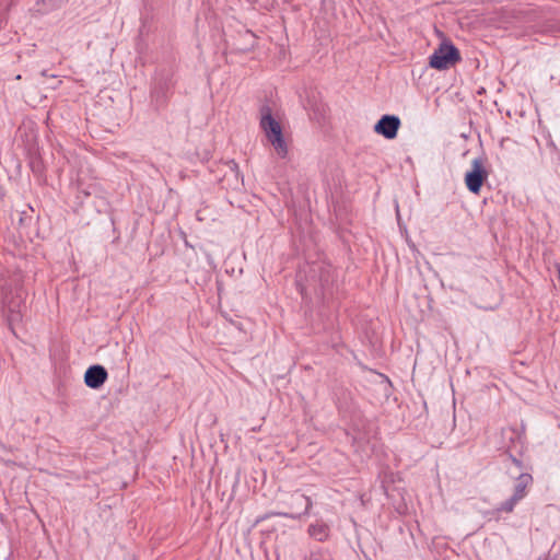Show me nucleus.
I'll return each mask as SVG.
<instances>
[{
  "label": "nucleus",
  "mask_w": 560,
  "mask_h": 560,
  "mask_svg": "<svg viewBox=\"0 0 560 560\" xmlns=\"http://www.w3.org/2000/svg\"><path fill=\"white\" fill-rule=\"evenodd\" d=\"M226 165L230 168V171L234 173L235 178L237 179L240 177V168H238L237 163L235 161L231 160L226 163Z\"/></svg>",
  "instance_id": "9b49d317"
},
{
  "label": "nucleus",
  "mask_w": 560,
  "mask_h": 560,
  "mask_svg": "<svg viewBox=\"0 0 560 560\" xmlns=\"http://www.w3.org/2000/svg\"><path fill=\"white\" fill-rule=\"evenodd\" d=\"M400 118L396 115H383L374 125V131L383 136L385 139L392 140L397 137L400 128Z\"/></svg>",
  "instance_id": "423d86ee"
},
{
  "label": "nucleus",
  "mask_w": 560,
  "mask_h": 560,
  "mask_svg": "<svg viewBox=\"0 0 560 560\" xmlns=\"http://www.w3.org/2000/svg\"><path fill=\"white\" fill-rule=\"evenodd\" d=\"M305 108L312 110L314 117L318 120L325 117L326 105L320 100H318V94L314 91H311L307 94Z\"/></svg>",
  "instance_id": "9d476101"
},
{
  "label": "nucleus",
  "mask_w": 560,
  "mask_h": 560,
  "mask_svg": "<svg viewBox=\"0 0 560 560\" xmlns=\"http://www.w3.org/2000/svg\"><path fill=\"white\" fill-rule=\"evenodd\" d=\"M310 533H311V535H312V536H315V537H317V538H318V536H317V534H316V527H315V526H311V527H310Z\"/></svg>",
  "instance_id": "2eb2a0df"
},
{
  "label": "nucleus",
  "mask_w": 560,
  "mask_h": 560,
  "mask_svg": "<svg viewBox=\"0 0 560 560\" xmlns=\"http://www.w3.org/2000/svg\"><path fill=\"white\" fill-rule=\"evenodd\" d=\"M260 127L278 155L284 159L288 154V145L283 137L281 125L272 116L271 108L268 105H264L260 108Z\"/></svg>",
  "instance_id": "f257e3e1"
},
{
  "label": "nucleus",
  "mask_w": 560,
  "mask_h": 560,
  "mask_svg": "<svg viewBox=\"0 0 560 560\" xmlns=\"http://www.w3.org/2000/svg\"><path fill=\"white\" fill-rule=\"evenodd\" d=\"M107 377V370L103 365L94 364L85 371L84 383L92 389H98L106 382Z\"/></svg>",
  "instance_id": "6e6552de"
},
{
  "label": "nucleus",
  "mask_w": 560,
  "mask_h": 560,
  "mask_svg": "<svg viewBox=\"0 0 560 560\" xmlns=\"http://www.w3.org/2000/svg\"><path fill=\"white\" fill-rule=\"evenodd\" d=\"M558 277H559V280H560V266H559V269H558Z\"/></svg>",
  "instance_id": "f3484780"
},
{
  "label": "nucleus",
  "mask_w": 560,
  "mask_h": 560,
  "mask_svg": "<svg viewBox=\"0 0 560 560\" xmlns=\"http://www.w3.org/2000/svg\"><path fill=\"white\" fill-rule=\"evenodd\" d=\"M512 433H513L514 435H516V438H517L518 440H521V435H518L515 431H512Z\"/></svg>",
  "instance_id": "dca6fc26"
},
{
  "label": "nucleus",
  "mask_w": 560,
  "mask_h": 560,
  "mask_svg": "<svg viewBox=\"0 0 560 560\" xmlns=\"http://www.w3.org/2000/svg\"><path fill=\"white\" fill-rule=\"evenodd\" d=\"M488 178V172L483 166L481 159H474L471 170L465 175V184L467 189L472 194H479L483 183Z\"/></svg>",
  "instance_id": "39448f33"
},
{
  "label": "nucleus",
  "mask_w": 560,
  "mask_h": 560,
  "mask_svg": "<svg viewBox=\"0 0 560 560\" xmlns=\"http://www.w3.org/2000/svg\"><path fill=\"white\" fill-rule=\"evenodd\" d=\"M170 89L171 84L167 79H160L154 83L151 97L158 109L165 106Z\"/></svg>",
  "instance_id": "1a4fd4ad"
},
{
  "label": "nucleus",
  "mask_w": 560,
  "mask_h": 560,
  "mask_svg": "<svg viewBox=\"0 0 560 560\" xmlns=\"http://www.w3.org/2000/svg\"><path fill=\"white\" fill-rule=\"evenodd\" d=\"M316 534L318 536V540H323V536H325V530L323 527H319L318 530L316 529Z\"/></svg>",
  "instance_id": "4468645a"
},
{
  "label": "nucleus",
  "mask_w": 560,
  "mask_h": 560,
  "mask_svg": "<svg viewBox=\"0 0 560 560\" xmlns=\"http://www.w3.org/2000/svg\"><path fill=\"white\" fill-rule=\"evenodd\" d=\"M10 312H11V317L9 318V320L11 322L12 319H19L20 318V313L19 312H14L13 308L10 306Z\"/></svg>",
  "instance_id": "ddd939ff"
},
{
  "label": "nucleus",
  "mask_w": 560,
  "mask_h": 560,
  "mask_svg": "<svg viewBox=\"0 0 560 560\" xmlns=\"http://www.w3.org/2000/svg\"><path fill=\"white\" fill-rule=\"evenodd\" d=\"M510 458L512 460V463L520 469V470H523V469H526V466L524 465V463L515 457L514 455L510 454Z\"/></svg>",
  "instance_id": "f8f14e48"
},
{
  "label": "nucleus",
  "mask_w": 560,
  "mask_h": 560,
  "mask_svg": "<svg viewBox=\"0 0 560 560\" xmlns=\"http://www.w3.org/2000/svg\"><path fill=\"white\" fill-rule=\"evenodd\" d=\"M460 60L459 50L451 42H443L429 57V66L436 70H445Z\"/></svg>",
  "instance_id": "f03ea898"
},
{
  "label": "nucleus",
  "mask_w": 560,
  "mask_h": 560,
  "mask_svg": "<svg viewBox=\"0 0 560 560\" xmlns=\"http://www.w3.org/2000/svg\"><path fill=\"white\" fill-rule=\"evenodd\" d=\"M291 510L290 512H268L256 520V523H260L267 518L272 516H282L287 518L298 520L303 515L308 514L310 509L312 508V500L310 497L294 492L291 498Z\"/></svg>",
  "instance_id": "7ed1b4c3"
},
{
  "label": "nucleus",
  "mask_w": 560,
  "mask_h": 560,
  "mask_svg": "<svg viewBox=\"0 0 560 560\" xmlns=\"http://www.w3.org/2000/svg\"><path fill=\"white\" fill-rule=\"evenodd\" d=\"M313 276L318 277L320 288L324 291H329L335 281V270L331 265L326 262L313 264L311 268Z\"/></svg>",
  "instance_id": "0eeeda50"
},
{
  "label": "nucleus",
  "mask_w": 560,
  "mask_h": 560,
  "mask_svg": "<svg viewBox=\"0 0 560 560\" xmlns=\"http://www.w3.org/2000/svg\"><path fill=\"white\" fill-rule=\"evenodd\" d=\"M533 483L534 479L529 472H521L515 478L513 494L500 504L498 511L511 513L515 505L527 495L528 489L533 486Z\"/></svg>",
  "instance_id": "20e7f679"
}]
</instances>
